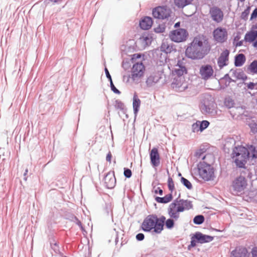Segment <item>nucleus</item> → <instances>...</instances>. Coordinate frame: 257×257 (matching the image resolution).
<instances>
[{
  "mask_svg": "<svg viewBox=\"0 0 257 257\" xmlns=\"http://www.w3.org/2000/svg\"><path fill=\"white\" fill-rule=\"evenodd\" d=\"M124 175L126 178H130L132 176V173L130 169L124 168Z\"/></svg>",
  "mask_w": 257,
  "mask_h": 257,
  "instance_id": "obj_39",
  "label": "nucleus"
},
{
  "mask_svg": "<svg viewBox=\"0 0 257 257\" xmlns=\"http://www.w3.org/2000/svg\"><path fill=\"white\" fill-rule=\"evenodd\" d=\"M245 57L242 54H239L235 56L234 65L235 66L240 67L243 65L245 62Z\"/></svg>",
  "mask_w": 257,
  "mask_h": 257,
  "instance_id": "obj_23",
  "label": "nucleus"
},
{
  "mask_svg": "<svg viewBox=\"0 0 257 257\" xmlns=\"http://www.w3.org/2000/svg\"><path fill=\"white\" fill-rule=\"evenodd\" d=\"M186 55L192 59L203 58L208 53V49H186Z\"/></svg>",
  "mask_w": 257,
  "mask_h": 257,
  "instance_id": "obj_9",
  "label": "nucleus"
},
{
  "mask_svg": "<svg viewBox=\"0 0 257 257\" xmlns=\"http://www.w3.org/2000/svg\"><path fill=\"white\" fill-rule=\"evenodd\" d=\"M236 77L239 79L245 80L247 79V76L244 74L242 71H239L236 72Z\"/></svg>",
  "mask_w": 257,
  "mask_h": 257,
  "instance_id": "obj_35",
  "label": "nucleus"
},
{
  "mask_svg": "<svg viewBox=\"0 0 257 257\" xmlns=\"http://www.w3.org/2000/svg\"><path fill=\"white\" fill-rule=\"evenodd\" d=\"M159 80L158 76L156 75H151L147 79L146 83L148 86H151L158 82Z\"/></svg>",
  "mask_w": 257,
  "mask_h": 257,
  "instance_id": "obj_25",
  "label": "nucleus"
},
{
  "mask_svg": "<svg viewBox=\"0 0 257 257\" xmlns=\"http://www.w3.org/2000/svg\"><path fill=\"white\" fill-rule=\"evenodd\" d=\"M171 11L165 7H158L153 10V16L159 19H165L170 16Z\"/></svg>",
  "mask_w": 257,
  "mask_h": 257,
  "instance_id": "obj_10",
  "label": "nucleus"
},
{
  "mask_svg": "<svg viewBox=\"0 0 257 257\" xmlns=\"http://www.w3.org/2000/svg\"><path fill=\"white\" fill-rule=\"evenodd\" d=\"M248 70L252 73H257V61H253L249 66Z\"/></svg>",
  "mask_w": 257,
  "mask_h": 257,
  "instance_id": "obj_31",
  "label": "nucleus"
},
{
  "mask_svg": "<svg viewBox=\"0 0 257 257\" xmlns=\"http://www.w3.org/2000/svg\"><path fill=\"white\" fill-rule=\"evenodd\" d=\"M256 103H257V99H256Z\"/></svg>",
  "mask_w": 257,
  "mask_h": 257,
  "instance_id": "obj_56",
  "label": "nucleus"
},
{
  "mask_svg": "<svg viewBox=\"0 0 257 257\" xmlns=\"http://www.w3.org/2000/svg\"><path fill=\"white\" fill-rule=\"evenodd\" d=\"M230 257H249V253L245 247H237L231 251Z\"/></svg>",
  "mask_w": 257,
  "mask_h": 257,
  "instance_id": "obj_17",
  "label": "nucleus"
},
{
  "mask_svg": "<svg viewBox=\"0 0 257 257\" xmlns=\"http://www.w3.org/2000/svg\"><path fill=\"white\" fill-rule=\"evenodd\" d=\"M104 181L106 185V186L108 188L111 189L113 188L115 186L116 183V179L115 178L114 173H108L106 175L104 179Z\"/></svg>",
  "mask_w": 257,
  "mask_h": 257,
  "instance_id": "obj_19",
  "label": "nucleus"
},
{
  "mask_svg": "<svg viewBox=\"0 0 257 257\" xmlns=\"http://www.w3.org/2000/svg\"><path fill=\"white\" fill-rule=\"evenodd\" d=\"M195 238L197 239V242L200 243L209 242L213 239V236L205 235L199 232L195 233Z\"/></svg>",
  "mask_w": 257,
  "mask_h": 257,
  "instance_id": "obj_20",
  "label": "nucleus"
},
{
  "mask_svg": "<svg viewBox=\"0 0 257 257\" xmlns=\"http://www.w3.org/2000/svg\"><path fill=\"white\" fill-rule=\"evenodd\" d=\"M136 238L138 240H142L144 239V235L143 234V233H139L136 236Z\"/></svg>",
  "mask_w": 257,
  "mask_h": 257,
  "instance_id": "obj_43",
  "label": "nucleus"
},
{
  "mask_svg": "<svg viewBox=\"0 0 257 257\" xmlns=\"http://www.w3.org/2000/svg\"><path fill=\"white\" fill-rule=\"evenodd\" d=\"M229 52L227 49L224 50L219 57L217 60V64L220 69L227 65Z\"/></svg>",
  "mask_w": 257,
  "mask_h": 257,
  "instance_id": "obj_18",
  "label": "nucleus"
},
{
  "mask_svg": "<svg viewBox=\"0 0 257 257\" xmlns=\"http://www.w3.org/2000/svg\"><path fill=\"white\" fill-rule=\"evenodd\" d=\"M171 86L173 89L178 92H182L188 87L185 78L179 77L174 79Z\"/></svg>",
  "mask_w": 257,
  "mask_h": 257,
  "instance_id": "obj_11",
  "label": "nucleus"
},
{
  "mask_svg": "<svg viewBox=\"0 0 257 257\" xmlns=\"http://www.w3.org/2000/svg\"><path fill=\"white\" fill-rule=\"evenodd\" d=\"M173 199V196L172 193L168 194L166 195L164 197H157L156 198V201L158 203H167L170 202Z\"/></svg>",
  "mask_w": 257,
  "mask_h": 257,
  "instance_id": "obj_26",
  "label": "nucleus"
},
{
  "mask_svg": "<svg viewBox=\"0 0 257 257\" xmlns=\"http://www.w3.org/2000/svg\"><path fill=\"white\" fill-rule=\"evenodd\" d=\"M209 124V122L207 120H203L202 121H197L195 124L193 125V127L194 129H195V126H200L199 130L202 132L205 128H206Z\"/></svg>",
  "mask_w": 257,
  "mask_h": 257,
  "instance_id": "obj_29",
  "label": "nucleus"
},
{
  "mask_svg": "<svg viewBox=\"0 0 257 257\" xmlns=\"http://www.w3.org/2000/svg\"><path fill=\"white\" fill-rule=\"evenodd\" d=\"M180 22H177V23H176L175 24V25H174V27H175V28H178V27H179L180 26Z\"/></svg>",
  "mask_w": 257,
  "mask_h": 257,
  "instance_id": "obj_50",
  "label": "nucleus"
},
{
  "mask_svg": "<svg viewBox=\"0 0 257 257\" xmlns=\"http://www.w3.org/2000/svg\"><path fill=\"white\" fill-rule=\"evenodd\" d=\"M146 67L143 62H136L131 69L129 78L134 82L138 83L144 77Z\"/></svg>",
  "mask_w": 257,
  "mask_h": 257,
  "instance_id": "obj_5",
  "label": "nucleus"
},
{
  "mask_svg": "<svg viewBox=\"0 0 257 257\" xmlns=\"http://www.w3.org/2000/svg\"><path fill=\"white\" fill-rule=\"evenodd\" d=\"M133 108H134V112H135V113L136 114L138 113V112L139 111V108H140V106L141 105V100L139 98L137 94L136 93L134 94V96H133Z\"/></svg>",
  "mask_w": 257,
  "mask_h": 257,
  "instance_id": "obj_24",
  "label": "nucleus"
},
{
  "mask_svg": "<svg viewBox=\"0 0 257 257\" xmlns=\"http://www.w3.org/2000/svg\"><path fill=\"white\" fill-rule=\"evenodd\" d=\"M110 86H111V90L114 93L119 94L120 93V91L117 88H116V87L113 84L112 81V80L110 81Z\"/></svg>",
  "mask_w": 257,
  "mask_h": 257,
  "instance_id": "obj_40",
  "label": "nucleus"
},
{
  "mask_svg": "<svg viewBox=\"0 0 257 257\" xmlns=\"http://www.w3.org/2000/svg\"><path fill=\"white\" fill-rule=\"evenodd\" d=\"M27 172H28V170H26V172H25V174H27Z\"/></svg>",
  "mask_w": 257,
  "mask_h": 257,
  "instance_id": "obj_55",
  "label": "nucleus"
},
{
  "mask_svg": "<svg viewBox=\"0 0 257 257\" xmlns=\"http://www.w3.org/2000/svg\"><path fill=\"white\" fill-rule=\"evenodd\" d=\"M204 218L202 215H197L194 218V223L196 224H200L204 222Z\"/></svg>",
  "mask_w": 257,
  "mask_h": 257,
  "instance_id": "obj_33",
  "label": "nucleus"
},
{
  "mask_svg": "<svg viewBox=\"0 0 257 257\" xmlns=\"http://www.w3.org/2000/svg\"><path fill=\"white\" fill-rule=\"evenodd\" d=\"M255 86V84L253 82H250L247 84V87L248 89H253Z\"/></svg>",
  "mask_w": 257,
  "mask_h": 257,
  "instance_id": "obj_47",
  "label": "nucleus"
},
{
  "mask_svg": "<svg viewBox=\"0 0 257 257\" xmlns=\"http://www.w3.org/2000/svg\"><path fill=\"white\" fill-rule=\"evenodd\" d=\"M105 72L106 76L107 78H108L109 79V81L112 80L111 76L109 73L108 69L106 68H105Z\"/></svg>",
  "mask_w": 257,
  "mask_h": 257,
  "instance_id": "obj_46",
  "label": "nucleus"
},
{
  "mask_svg": "<svg viewBox=\"0 0 257 257\" xmlns=\"http://www.w3.org/2000/svg\"><path fill=\"white\" fill-rule=\"evenodd\" d=\"M252 257H257V250H253L252 251Z\"/></svg>",
  "mask_w": 257,
  "mask_h": 257,
  "instance_id": "obj_48",
  "label": "nucleus"
},
{
  "mask_svg": "<svg viewBox=\"0 0 257 257\" xmlns=\"http://www.w3.org/2000/svg\"><path fill=\"white\" fill-rule=\"evenodd\" d=\"M155 193H158V190H155Z\"/></svg>",
  "mask_w": 257,
  "mask_h": 257,
  "instance_id": "obj_54",
  "label": "nucleus"
},
{
  "mask_svg": "<svg viewBox=\"0 0 257 257\" xmlns=\"http://www.w3.org/2000/svg\"><path fill=\"white\" fill-rule=\"evenodd\" d=\"M213 35L215 41L223 43L226 40L228 34L225 28L218 27L214 30Z\"/></svg>",
  "mask_w": 257,
  "mask_h": 257,
  "instance_id": "obj_12",
  "label": "nucleus"
},
{
  "mask_svg": "<svg viewBox=\"0 0 257 257\" xmlns=\"http://www.w3.org/2000/svg\"><path fill=\"white\" fill-rule=\"evenodd\" d=\"M168 186L169 189L171 191V192H172L175 189V186L174 184V181L171 177H169L168 178Z\"/></svg>",
  "mask_w": 257,
  "mask_h": 257,
  "instance_id": "obj_36",
  "label": "nucleus"
},
{
  "mask_svg": "<svg viewBox=\"0 0 257 257\" xmlns=\"http://www.w3.org/2000/svg\"><path fill=\"white\" fill-rule=\"evenodd\" d=\"M247 149L249 152V158L252 160L257 159V148L254 146H248Z\"/></svg>",
  "mask_w": 257,
  "mask_h": 257,
  "instance_id": "obj_27",
  "label": "nucleus"
},
{
  "mask_svg": "<svg viewBox=\"0 0 257 257\" xmlns=\"http://www.w3.org/2000/svg\"><path fill=\"white\" fill-rule=\"evenodd\" d=\"M257 30H250L247 32L244 36L245 42L252 43V46L257 48Z\"/></svg>",
  "mask_w": 257,
  "mask_h": 257,
  "instance_id": "obj_14",
  "label": "nucleus"
},
{
  "mask_svg": "<svg viewBox=\"0 0 257 257\" xmlns=\"http://www.w3.org/2000/svg\"><path fill=\"white\" fill-rule=\"evenodd\" d=\"M189 34L187 30L179 28L172 31L170 34L171 39L175 42L180 43L185 41Z\"/></svg>",
  "mask_w": 257,
  "mask_h": 257,
  "instance_id": "obj_6",
  "label": "nucleus"
},
{
  "mask_svg": "<svg viewBox=\"0 0 257 257\" xmlns=\"http://www.w3.org/2000/svg\"><path fill=\"white\" fill-rule=\"evenodd\" d=\"M77 224L80 227H82V224H81V222H80V221L77 220Z\"/></svg>",
  "mask_w": 257,
  "mask_h": 257,
  "instance_id": "obj_52",
  "label": "nucleus"
},
{
  "mask_svg": "<svg viewBox=\"0 0 257 257\" xmlns=\"http://www.w3.org/2000/svg\"><path fill=\"white\" fill-rule=\"evenodd\" d=\"M192 207L191 201L188 200L176 199L170 204L167 212L170 217L177 220L180 217V213Z\"/></svg>",
  "mask_w": 257,
  "mask_h": 257,
  "instance_id": "obj_3",
  "label": "nucleus"
},
{
  "mask_svg": "<svg viewBox=\"0 0 257 257\" xmlns=\"http://www.w3.org/2000/svg\"><path fill=\"white\" fill-rule=\"evenodd\" d=\"M178 68H175L174 70V73L177 75V77H182L184 74L187 73V69L185 66L182 65L181 63L179 61L176 65Z\"/></svg>",
  "mask_w": 257,
  "mask_h": 257,
  "instance_id": "obj_22",
  "label": "nucleus"
},
{
  "mask_svg": "<svg viewBox=\"0 0 257 257\" xmlns=\"http://www.w3.org/2000/svg\"><path fill=\"white\" fill-rule=\"evenodd\" d=\"M181 182L183 184V185L186 186L188 189H191L192 188V185L190 182L188 181L187 179L184 177L181 178Z\"/></svg>",
  "mask_w": 257,
  "mask_h": 257,
  "instance_id": "obj_34",
  "label": "nucleus"
},
{
  "mask_svg": "<svg viewBox=\"0 0 257 257\" xmlns=\"http://www.w3.org/2000/svg\"><path fill=\"white\" fill-rule=\"evenodd\" d=\"M198 242L197 239L195 238V234L191 237V241L190 245L192 247H194L196 245V243Z\"/></svg>",
  "mask_w": 257,
  "mask_h": 257,
  "instance_id": "obj_41",
  "label": "nucleus"
},
{
  "mask_svg": "<svg viewBox=\"0 0 257 257\" xmlns=\"http://www.w3.org/2000/svg\"><path fill=\"white\" fill-rule=\"evenodd\" d=\"M144 60V55L141 54H135L131 57V61L134 64L136 62H143Z\"/></svg>",
  "mask_w": 257,
  "mask_h": 257,
  "instance_id": "obj_30",
  "label": "nucleus"
},
{
  "mask_svg": "<svg viewBox=\"0 0 257 257\" xmlns=\"http://www.w3.org/2000/svg\"><path fill=\"white\" fill-rule=\"evenodd\" d=\"M141 40H142L143 42H145V41L146 42L147 41L149 40V39L148 37H143L141 39Z\"/></svg>",
  "mask_w": 257,
  "mask_h": 257,
  "instance_id": "obj_49",
  "label": "nucleus"
},
{
  "mask_svg": "<svg viewBox=\"0 0 257 257\" xmlns=\"http://www.w3.org/2000/svg\"><path fill=\"white\" fill-rule=\"evenodd\" d=\"M247 185V181L245 177L240 176L233 181L231 186L234 192L239 193L243 191Z\"/></svg>",
  "mask_w": 257,
  "mask_h": 257,
  "instance_id": "obj_8",
  "label": "nucleus"
},
{
  "mask_svg": "<svg viewBox=\"0 0 257 257\" xmlns=\"http://www.w3.org/2000/svg\"><path fill=\"white\" fill-rule=\"evenodd\" d=\"M203 109L206 113H210L212 112V110H213V108H211L207 107L206 105H204Z\"/></svg>",
  "mask_w": 257,
  "mask_h": 257,
  "instance_id": "obj_44",
  "label": "nucleus"
},
{
  "mask_svg": "<svg viewBox=\"0 0 257 257\" xmlns=\"http://www.w3.org/2000/svg\"><path fill=\"white\" fill-rule=\"evenodd\" d=\"M166 217L161 216L158 217L156 215H149L144 220L142 228L145 231H153L156 233L159 234L164 229Z\"/></svg>",
  "mask_w": 257,
  "mask_h": 257,
  "instance_id": "obj_2",
  "label": "nucleus"
},
{
  "mask_svg": "<svg viewBox=\"0 0 257 257\" xmlns=\"http://www.w3.org/2000/svg\"><path fill=\"white\" fill-rule=\"evenodd\" d=\"M50 1L53 3H56L57 2V0H50Z\"/></svg>",
  "mask_w": 257,
  "mask_h": 257,
  "instance_id": "obj_53",
  "label": "nucleus"
},
{
  "mask_svg": "<svg viewBox=\"0 0 257 257\" xmlns=\"http://www.w3.org/2000/svg\"><path fill=\"white\" fill-rule=\"evenodd\" d=\"M249 13V8H247L246 10H245L241 15V18L243 20H246L247 18V16Z\"/></svg>",
  "mask_w": 257,
  "mask_h": 257,
  "instance_id": "obj_37",
  "label": "nucleus"
},
{
  "mask_svg": "<svg viewBox=\"0 0 257 257\" xmlns=\"http://www.w3.org/2000/svg\"><path fill=\"white\" fill-rule=\"evenodd\" d=\"M209 46L208 38L203 35H199L194 37L191 43L190 48H206Z\"/></svg>",
  "mask_w": 257,
  "mask_h": 257,
  "instance_id": "obj_7",
  "label": "nucleus"
},
{
  "mask_svg": "<svg viewBox=\"0 0 257 257\" xmlns=\"http://www.w3.org/2000/svg\"><path fill=\"white\" fill-rule=\"evenodd\" d=\"M213 69L210 65H203L200 69V74L204 79H208L213 74Z\"/></svg>",
  "mask_w": 257,
  "mask_h": 257,
  "instance_id": "obj_16",
  "label": "nucleus"
},
{
  "mask_svg": "<svg viewBox=\"0 0 257 257\" xmlns=\"http://www.w3.org/2000/svg\"><path fill=\"white\" fill-rule=\"evenodd\" d=\"M176 6L179 8H183L189 5L193 0H174Z\"/></svg>",
  "mask_w": 257,
  "mask_h": 257,
  "instance_id": "obj_28",
  "label": "nucleus"
},
{
  "mask_svg": "<svg viewBox=\"0 0 257 257\" xmlns=\"http://www.w3.org/2000/svg\"><path fill=\"white\" fill-rule=\"evenodd\" d=\"M158 189L159 190L158 193H159V194L161 195H163V190L162 189H160L159 188H158Z\"/></svg>",
  "mask_w": 257,
  "mask_h": 257,
  "instance_id": "obj_51",
  "label": "nucleus"
},
{
  "mask_svg": "<svg viewBox=\"0 0 257 257\" xmlns=\"http://www.w3.org/2000/svg\"><path fill=\"white\" fill-rule=\"evenodd\" d=\"M111 158H112L111 153L110 152H109L107 154V156H106V160L109 163H111Z\"/></svg>",
  "mask_w": 257,
  "mask_h": 257,
  "instance_id": "obj_42",
  "label": "nucleus"
},
{
  "mask_svg": "<svg viewBox=\"0 0 257 257\" xmlns=\"http://www.w3.org/2000/svg\"><path fill=\"white\" fill-rule=\"evenodd\" d=\"M151 163L154 167H158L160 163V157L158 150L156 148H153L150 152Z\"/></svg>",
  "mask_w": 257,
  "mask_h": 257,
  "instance_id": "obj_15",
  "label": "nucleus"
},
{
  "mask_svg": "<svg viewBox=\"0 0 257 257\" xmlns=\"http://www.w3.org/2000/svg\"><path fill=\"white\" fill-rule=\"evenodd\" d=\"M174 219H172L171 218L168 219L167 220H165V225L166 227L168 229L172 228L174 226Z\"/></svg>",
  "mask_w": 257,
  "mask_h": 257,
  "instance_id": "obj_32",
  "label": "nucleus"
},
{
  "mask_svg": "<svg viewBox=\"0 0 257 257\" xmlns=\"http://www.w3.org/2000/svg\"><path fill=\"white\" fill-rule=\"evenodd\" d=\"M232 157L237 167L244 168L249 159V152L247 148L238 146L234 148Z\"/></svg>",
  "mask_w": 257,
  "mask_h": 257,
  "instance_id": "obj_4",
  "label": "nucleus"
},
{
  "mask_svg": "<svg viewBox=\"0 0 257 257\" xmlns=\"http://www.w3.org/2000/svg\"><path fill=\"white\" fill-rule=\"evenodd\" d=\"M209 14L212 20L217 23L223 20L224 15L222 10L217 7H213L210 9Z\"/></svg>",
  "mask_w": 257,
  "mask_h": 257,
  "instance_id": "obj_13",
  "label": "nucleus"
},
{
  "mask_svg": "<svg viewBox=\"0 0 257 257\" xmlns=\"http://www.w3.org/2000/svg\"><path fill=\"white\" fill-rule=\"evenodd\" d=\"M154 30L156 33H163L165 30V27L163 25H159L157 27L155 28Z\"/></svg>",
  "mask_w": 257,
  "mask_h": 257,
  "instance_id": "obj_38",
  "label": "nucleus"
},
{
  "mask_svg": "<svg viewBox=\"0 0 257 257\" xmlns=\"http://www.w3.org/2000/svg\"><path fill=\"white\" fill-rule=\"evenodd\" d=\"M196 156L198 158H201L202 161L197 165V172L199 178L204 181L213 180L215 177L214 169L210 165L213 162L214 158L210 154H207L203 156L196 153Z\"/></svg>",
  "mask_w": 257,
  "mask_h": 257,
  "instance_id": "obj_1",
  "label": "nucleus"
},
{
  "mask_svg": "<svg viewBox=\"0 0 257 257\" xmlns=\"http://www.w3.org/2000/svg\"><path fill=\"white\" fill-rule=\"evenodd\" d=\"M152 19L149 17L144 18L140 22V27L143 30H149L152 27Z\"/></svg>",
  "mask_w": 257,
  "mask_h": 257,
  "instance_id": "obj_21",
  "label": "nucleus"
},
{
  "mask_svg": "<svg viewBox=\"0 0 257 257\" xmlns=\"http://www.w3.org/2000/svg\"><path fill=\"white\" fill-rule=\"evenodd\" d=\"M257 18V9H255L253 11L251 15V19H254Z\"/></svg>",
  "mask_w": 257,
  "mask_h": 257,
  "instance_id": "obj_45",
  "label": "nucleus"
}]
</instances>
